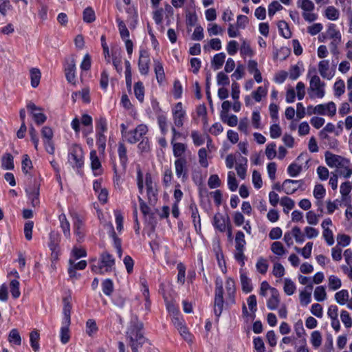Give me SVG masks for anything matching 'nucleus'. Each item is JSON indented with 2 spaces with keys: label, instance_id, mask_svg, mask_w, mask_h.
<instances>
[{
  "label": "nucleus",
  "instance_id": "f257e3e1",
  "mask_svg": "<svg viewBox=\"0 0 352 352\" xmlns=\"http://www.w3.org/2000/svg\"><path fill=\"white\" fill-rule=\"evenodd\" d=\"M126 338L129 340L132 352H138V348L141 347L146 340L144 336L143 323L138 320L136 316H133L131 319L126 332Z\"/></svg>",
  "mask_w": 352,
  "mask_h": 352
},
{
  "label": "nucleus",
  "instance_id": "f03ea898",
  "mask_svg": "<svg viewBox=\"0 0 352 352\" xmlns=\"http://www.w3.org/2000/svg\"><path fill=\"white\" fill-rule=\"evenodd\" d=\"M115 265V259L107 252H102L97 262L91 266V271L95 274H104L113 270Z\"/></svg>",
  "mask_w": 352,
  "mask_h": 352
},
{
  "label": "nucleus",
  "instance_id": "7ed1b4c3",
  "mask_svg": "<svg viewBox=\"0 0 352 352\" xmlns=\"http://www.w3.org/2000/svg\"><path fill=\"white\" fill-rule=\"evenodd\" d=\"M68 162L74 168L79 170L84 165V153L82 148L78 145L72 146L68 153Z\"/></svg>",
  "mask_w": 352,
  "mask_h": 352
},
{
  "label": "nucleus",
  "instance_id": "20e7f679",
  "mask_svg": "<svg viewBox=\"0 0 352 352\" xmlns=\"http://www.w3.org/2000/svg\"><path fill=\"white\" fill-rule=\"evenodd\" d=\"M297 6L302 10V16L306 21L313 22L317 19V14L312 13L314 3L311 0H298Z\"/></svg>",
  "mask_w": 352,
  "mask_h": 352
},
{
  "label": "nucleus",
  "instance_id": "39448f33",
  "mask_svg": "<svg viewBox=\"0 0 352 352\" xmlns=\"http://www.w3.org/2000/svg\"><path fill=\"white\" fill-rule=\"evenodd\" d=\"M72 217L73 218V227L74 234L77 236V241L78 242H81L85 235V226L84 219L77 213L72 214Z\"/></svg>",
  "mask_w": 352,
  "mask_h": 352
},
{
  "label": "nucleus",
  "instance_id": "423d86ee",
  "mask_svg": "<svg viewBox=\"0 0 352 352\" xmlns=\"http://www.w3.org/2000/svg\"><path fill=\"white\" fill-rule=\"evenodd\" d=\"M148 132L146 125L141 124L132 131H129L126 135V139L130 144H135L140 141L141 138L144 137Z\"/></svg>",
  "mask_w": 352,
  "mask_h": 352
},
{
  "label": "nucleus",
  "instance_id": "0eeeda50",
  "mask_svg": "<svg viewBox=\"0 0 352 352\" xmlns=\"http://www.w3.org/2000/svg\"><path fill=\"white\" fill-rule=\"evenodd\" d=\"M188 162L186 158L176 159L174 164L175 168V173L178 178H182L183 182L187 180L188 177Z\"/></svg>",
  "mask_w": 352,
  "mask_h": 352
},
{
  "label": "nucleus",
  "instance_id": "6e6552de",
  "mask_svg": "<svg viewBox=\"0 0 352 352\" xmlns=\"http://www.w3.org/2000/svg\"><path fill=\"white\" fill-rule=\"evenodd\" d=\"M309 85V89L315 92L317 98H322L324 97L325 94L324 87L325 84L320 80L319 76L317 75L312 76Z\"/></svg>",
  "mask_w": 352,
  "mask_h": 352
},
{
  "label": "nucleus",
  "instance_id": "1a4fd4ad",
  "mask_svg": "<svg viewBox=\"0 0 352 352\" xmlns=\"http://www.w3.org/2000/svg\"><path fill=\"white\" fill-rule=\"evenodd\" d=\"M27 109L38 125H41L46 121L47 116L41 112H37L42 111L41 107H37L33 102H30L27 104Z\"/></svg>",
  "mask_w": 352,
  "mask_h": 352
},
{
  "label": "nucleus",
  "instance_id": "9d476101",
  "mask_svg": "<svg viewBox=\"0 0 352 352\" xmlns=\"http://www.w3.org/2000/svg\"><path fill=\"white\" fill-rule=\"evenodd\" d=\"M150 58L149 54L146 50L140 51L138 60V69L141 74L146 75L149 72Z\"/></svg>",
  "mask_w": 352,
  "mask_h": 352
},
{
  "label": "nucleus",
  "instance_id": "9b49d317",
  "mask_svg": "<svg viewBox=\"0 0 352 352\" xmlns=\"http://www.w3.org/2000/svg\"><path fill=\"white\" fill-rule=\"evenodd\" d=\"M76 63L74 58L66 60L65 65V77L67 80L72 85H75L76 82Z\"/></svg>",
  "mask_w": 352,
  "mask_h": 352
},
{
  "label": "nucleus",
  "instance_id": "f8f14e48",
  "mask_svg": "<svg viewBox=\"0 0 352 352\" xmlns=\"http://www.w3.org/2000/svg\"><path fill=\"white\" fill-rule=\"evenodd\" d=\"M304 184L305 182L302 179L294 180L287 179L284 181L285 192L287 195H292L297 191L298 189L304 190L305 188L302 187Z\"/></svg>",
  "mask_w": 352,
  "mask_h": 352
},
{
  "label": "nucleus",
  "instance_id": "ddd939ff",
  "mask_svg": "<svg viewBox=\"0 0 352 352\" xmlns=\"http://www.w3.org/2000/svg\"><path fill=\"white\" fill-rule=\"evenodd\" d=\"M25 192L30 200L31 204L33 207L38 206L39 201V186L34 184L33 186H29L25 189Z\"/></svg>",
  "mask_w": 352,
  "mask_h": 352
},
{
  "label": "nucleus",
  "instance_id": "4468645a",
  "mask_svg": "<svg viewBox=\"0 0 352 352\" xmlns=\"http://www.w3.org/2000/svg\"><path fill=\"white\" fill-rule=\"evenodd\" d=\"M189 210L191 214V218L195 229L197 233L201 231V218L197 206L195 202L190 203Z\"/></svg>",
  "mask_w": 352,
  "mask_h": 352
},
{
  "label": "nucleus",
  "instance_id": "2eb2a0df",
  "mask_svg": "<svg viewBox=\"0 0 352 352\" xmlns=\"http://www.w3.org/2000/svg\"><path fill=\"white\" fill-rule=\"evenodd\" d=\"M230 221L229 217H224L221 213L215 214L213 218V226L219 231L223 232L226 230V224Z\"/></svg>",
  "mask_w": 352,
  "mask_h": 352
},
{
  "label": "nucleus",
  "instance_id": "dca6fc26",
  "mask_svg": "<svg viewBox=\"0 0 352 352\" xmlns=\"http://www.w3.org/2000/svg\"><path fill=\"white\" fill-rule=\"evenodd\" d=\"M325 161L329 166L335 167L341 166L342 162L345 161V159L340 155L327 151L325 153Z\"/></svg>",
  "mask_w": 352,
  "mask_h": 352
},
{
  "label": "nucleus",
  "instance_id": "f3484780",
  "mask_svg": "<svg viewBox=\"0 0 352 352\" xmlns=\"http://www.w3.org/2000/svg\"><path fill=\"white\" fill-rule=\"evenodd\" d=\"M318 71L321 76L328 80L331 79L334 73L329 71V61L328 60H323L318 63Z\"/></svg>",
  "mask_w": 352,
  "mask_h": 352
},
{
  "label": "nucleus",
  "instance_id": "a211bd4d",
  "mask_svg": "<svg viewBox=\"0 0 352 352\" xmlns=\"http://www.w3.org/2000/svg\"><path fill=\"white\" fill-rule=\"evenodd\" d=\"M224 305L223 294L214 295V314L216 316V320L219 318L223 311Z\"/></svg>",
  "mask_w": 352,
  "mask_h": 352
},
{
  "label": "nucleus",
  "instance_id": "6ab92c4d",
  "mask_svg": "<svg viewBox=\"0 0 352 352\" xmlns=\"http://www.w3.org/2000/svg\"><path fill=\"white\" fill-rule=\"evenodd\" d=\"M118 153L120 162L122 168V172L125 173L128 164V157L126 155V148L123 143H119Z\"/></svg>",
  "mask_w": 352,
  "mask_h": 352
},
{
  "label": "nucleus",
  "instance_id": "aec40b11",
  "mask_svg": "<svg viewBox=\"0 0 352 352\" xmlns=\"http://www.w3.org/2000/svg\"><path fill=\"white\" fill-rule=\"evenodd\" d=\"M60 241V235L58 232L52 231L50 233V242L49 248L54 253L56 252V250H59V243Z\"/></svg>",
  "mask_w": 352,
  "mask_h": 352
},
{
  "label": "nucleus",
  "instance_id": "412c9836",
  "mask_svg": "<svg viewBox=\"0 0 352 352\" xmlns=\"http://www.w3.org/2000/svg\"><path fill=\"white\" fill-rule=\"evenodd\" d=\"M240 280L241 283L242 290L248 294L252 291L253 287L251 280L248 277L245 272L242 269L240 270Z\"/></svg>",
  "mask_w": 352,
  "mask_h": 352
},
{
  "label": "nucleus",
  "instance_id": "4be33fe9",
  "mask_svg": "<svg viewBox=\"0 0 352 352\" xmlns=\"http://www.w3.org/2000/svg\"><path fill=\"white\" fill-rule=\"evenodd\" d=\"M271 297L269 298L267 302V308L270 310H275L280 302L279 294L276 288L272 287L271 289Z\"/></svg>",
  "mask_w": 352,
  "mask_h": 352
},
{
  "label": "nucleus",
  "instance_id": "5701e85b",
  "mask_svg": "<svg viewBox=\"0 0 352 352\" xmlns=\"http://www.w3.org/2000/svg\"><path fill=\"white\" fill-rule=\"evenodd\" d=\"M305 291H302L300 293V301L302 306H307L311 302V292L313 289L312 283L307 285L305 287Z\"/></svg>",
  "mask_w": 352,
  "mask_h": 352
},
{
  "label": "nucleus",
  "instance_id": "b1692460",
  "mask_svg": "<svg viewBox=\"0 0 352 352\" xmlns=\"http://www.w3.org/2000/svg\"><path fill=\"white\" fill-rule=\"evenodd\" d=\"M58 220L60 221V227L62 229L64 236L67 239H70L71 232H70V223L67 220L66 215L65 214H61L58 216Z\"/></svg>",
  "mask_w": 352,
  "mask_h": 352
},
{
  "label": "nucleus",
  "instance_id": "393cba45",
  "mask_svg": "<svg viewBox=\"0 0 352 352\" xmlns=\"http://www.w3.org/2000/svg\"><path fill=\"white\" fill-rule=\"evenodd\" d=\"M63 324H66L67 325H70L71 323V310L72 305L70 304L69 300L67 298L63 299Z\"/></svg>",
  "mask_w": 352,
  "mask_h": 352
},
{
  "label": "nucleus",
  "instance_id": "a878e982",
  "mask_svg": "<svg viewBox=\"0 0 352 352\" xmlns=\"http://www.w3.org/2000/svg\"><path fill=\"white\" fill-rule=\"evenodd\" d=\"M171 145L173 146V153L174 157L177 159L185 158L183 155L187 149L186 144L181 142H174L173 144H171Z\"/></svg>",
  "mask_w": 352,
  "mask_h": 352
},
{
  "label": "nucleus",
  "instance_id": "bb28decb",
  "mask_svg": "<svg viewBox=\"0 0 352 352\" xmlns=\"http://www.w3.org/2000/svg\"><path fill=\"white\" fill-rule=\"evenodd\" d=\"M154 71L157 82L162 83L165 78V74L162 63L158 60H154Z\"/></svg>",
  "mask_w": 352,
  "mask_h": 352
},
{
  "label": "nucleus",
  "instance_id": "cd10ccee",
  "mask_svg": "<svg viewBox=\"0 0 352 352\" xmlns=\"http://www.w3.org/2000/svg\"><path fill=\"white\" fill-rule=\"evenodd\" d=\"M328 36L334 41L333 44L340 43L341 42V34L336 30L335 24H330L327 30Z\"/></svg>",
  "mask_w": 352,
  "mask_h": 352
},
{
  "label": "nucleus",
  "instance_id": "c85d7f7f",
  "mask_svg": "<svg viewBox=\"0 0 352 352\" xmlns=\"http://www.w3.org/2000/svg\"><path fill=\"white\" fill-rule=\"evenodd\" d=\"M1 167L5 170H12L14 167L12 155L6 153L2 156Z\"/></svg>",
  "mask_w": 352,
  "mask_h": 352
},
{
  "label": "nucleus",
  "instance_id": "c756f323",
  "mask_svg": "<svg viewBox=\"0 0 352 352\" xmlns=\"http://www.w3.org/2000/svg\"><path fill=\"white\" fill-rule=\"evenodd\" d=\"M226 54L223 52L217 54L212 60V67L214 70L219 69L225 62Z\"/></svg>",
  "mask_w": 352,
  "mask_h": 352
},
{
  "label": "nucleus",
  "instance_id": "7c9ffc66",
  "mask_svg": "<svg viewBox=\"0 0 352 352\" xmlns=\"http://www.w3.org/2000/svg\"><path fill=\"white\" fill-rule=\"evenodd\" d=\"M40 338L39 333L37 330H33L30 334V341L32 349L37 352L39 350L38 340Z\"/></svg>",
  "mask_w": 352,
  "mask_h": 352
},
{
  "label": "nucleus",
  "instance_id": "2f4dec72",
  "mask_svg": "<svg viewBox=\"0 0 352 352\" xmlns=\"http://www.w3.org/2000/svg\"><path fill=\"white\" fill-rule=\"evenodd\" d=\"M134 94L136 98L140 102H142L144 98V87L143 83L140 81H138L134 85Z\"/></svg>",
  "mask_w": 352,
  "mask_h": 352
},
{
  "label": "nucleus",
  "instance_id": "473e14b6",
  "mask_svg": "<svg viewBox=\"0 0 352 352\" xmlns=\"http://www.w3.org/2000/svg\"><path fill=\"white\" fill-rule=\"evenodd\" d=\"M349 294L346 289H342L335 294L336 301L341 305H344L346 302L349 301Z\"/></svg>",
  "mask_w": 352,
  "mask_h": 352
},
{
  "label": "nucleus",
  "instance_id": "72a5a7b5",
  "mask_svg": "<svg viewBox=\"0 0 352 352\" xmlns=\"http://www.w3.org/2000/svg\"><path fill=\"white\" fill-rule=\"evenodd\" d=\"M41 74L38 69L32 68L30 69L31 85L35 88L38 87L40 82Z\"/></svg>",
  "mask_w": 352,
  "mask_h": 352
},
{
  "label": "nucleus",
  "instance_id": "f704fd0d",
  "mask_svg": "<svg viewBox=\"0 0 352 352\" xmlns=\"http://www.w3.org/2000/svg\"><path fill=\"white\" fill-rule=\"evenodd\" d=\"M278 28L280 34L285 38H289L292 36V32L289 28L288 24L284 21H280L278 23Z\"/></svg>",
  "mask_w": 352,
  "mask_h": 352
},
{
  "label": "nucleus",
  "instance_id": "c9c22d12",
  "mask_svg": "<svg viewBox=\"0 0 352 352\" xmlns=\"http://www.w3.org/2000/svg\"><path fill=\"white\" fill-rule=\"evenodd\" d=\"M102 289L106 296H110L113 292V283L112 280L110 278L104 280L102 283Z\"/></svg>",
  "mask_w": 352,
  "mask_h": 352
},
{
  "label": "nucleus",
  "instance_id": "e433bc0d",
  "mask_svg": "<svg viewBox=\"0 0 352 352\" xmlns=\"http://www.w3.org/2000/svg\"><path fill=\"white\" fill-rule=\"evenodd\" d=\"M83 21L85 23H90L96 20L95 12L91 7L86 8L83 11Z\"/></svg>",
  "mask_w": 352,
  "mask_h": 352
},
{
  "label": "nucleus",
  "instance_id": "4c0bfd02",
  "mask_svg": "<svg viewBox=\"0 0 352 352\" xmlns=\"http://www.w3.org/2000/svg\"><path fill=\"white\" fill-rule=\"evenodd\" d=\"M148 202L151 205H155L157 201V190L155 187L146 188Z\"/></svg>",
  "mask_w": 352,
  "mask_h": 352
},
{
  "label": "nucleus",
  "instance_id": "58836bf2",
  "mask_svg": "<svg viewBox=\"0 0 352 352\" xmlns=\"http://www.w3.org/2000/svg\"><path fill=\"white\" fill-rule=\"evenodd\" d=\"M125 78H126V85L128 89H131L132 85V74L131 63L129 60H125Z\"/></svg>",
  "mask_w": 352,
  "mask_h": 352
},
{
  "label": "nucleus",
  "instance_id": "ea45409f",
  "mask_svg": "<svg viewBox=\"0 0 352 352\" xmlns=\"http://www.w3.org/2000/svg\"><path fill=\"white\" fill-rule=\"evenodd\" d=\"M269 264L267 263V259L263 257H259L258 258L257 263L256 264V267L257 271L262 274H265L268 270Z\"/></svg>",
  "mask_w": 352,
  "mask_h": 352
},
{
  "label": "nucleus",
  "instance_id": "a19ab883",
  "mask_svg": "<svg viewBox=\"0 0 352 352\" xmlns=\"http://www.w3.org/2000/svg\"><path fill=\"white\" fill-rule=\"evenodd\" d=\"M8 340L10 343L14 344L16 345H21V338L16 329H13L10 331L8 335Z\"/></svg>",
  "mask_w": 352,
  "mask_h": 352
},
{
  "label": "nucleus",
  "instance_id": "79ce46f5",
  "mask_svg": "<svg viewBox=\"0 0 352 352\" xmlns=\"http://www.w3.org/2000/svg\"><path fill=\"white\" fill-rule=\"evenodd\" d=\"M246 241L245 240V235L242 231H238L235 236V248L244 249Z\"/></svg>",
  "mask_w": 352,
  "mask_h": 352
},
{
  "label": "nucleus",
  "instance_id": "37998d69",
  "mask_svg": "<svg viewBox=\"0 0 352 352\" xmlns=\"http://www.w3.org/2000/svg\"><path fill=\"white\" fill-rule=\"evenodd\" d=\"M90 160H91V166L93 170L96 171L101 167V163L99 160V158L97 155V152L95 150H92L90 152Z\"/></svg>",
  "mask_w": 352,
  "mask_h": 352
},
{
  "label": "nucleus",
  "instance_id": "c03bdc74",
  "mask_svg": "<svg viewBox=\"0 0 352 352\" xmlns=\"http://www.w3.org/2000/svg\"><path fill=\"white\" fill-rule=\"evenodd\" d=\"M340 13L334 6H328L325 10V16L331 21L337 20Z\"/></svg>",
  "mask_w": 352,
  "mask_h": 352
},
{
  "label": "nucleus",
  "instance_id": "a18cd8bd",
  "mask_svg": "<svg viewBox=\"0 0 352 352\" xmlns=\"http://www.w3.org/2000/svg\"><path fill=\"white\" fill-rule=\"evenodd\" d=\"M314 298L318 302L324 301L327 298L325 288L323 286H318L314 290Z\"/></svg>",
  "mask_w": 352,
  "mask_h": 352
},
{
  "label": "nucleus",
  "instance_id": "49530a36",
  "mask_svg": "<svg viewBox=\"0 0 352 352\" xmlns=\"http://www.w3.org/2000/svg\"><path fill=\"white\" fill-rule=\"evenodd\" d=\"M19 285V282L16 279H14L10 281V293L14 298H18L21 295Z\"/></svg>",
  "mask_w": 352,
  "mask_h": 352
},
{
  "label": "nucleus",
  "instance_id": "de8ad7c7",
  "mask_svg": "<svg viewBox=\"0 0 352 352\" xmlns=\"http://www.w3.org/2000/svg\"><path fill=\"white\" fill-rule=\"evenodd\" d=\"M221 118L223 122L227 123L230 126H235L237 125L238 118L235 115L228 116V114L223 115L221 113Z\"/></svg>",
  "mask_w": 352,
  "mask_h": 352
},
{
  "label": "nucleus",
  "instance_id": "09e8293b",
  "mask_svg": "<svg viewBox=\"0 0 352 352\" xmlns=\"http://www.w3.org/2000/svg\"><path fill=\"white\" fill-rule=\"evenodd\" d=\"M228 185L229 189L232 192L236 190L238 188V183L233 171H229L228 173Z\"/></svg>",
  "mask_w": 352,
  "mask_h": 352
},
{
  "label": "nucleus",
  "instance_id": "8fccbe9b",
  "mask_svg": "<svg viewBox=\"0 0 352 352\" xmlns=\"http://www.w3.org/2000/svg\"><path fill=\"white\" fill-rule=\"evenodd\" d=\"M247 303L248 305L249 309L253 313L252 315H250L251 318L253 320L255 318L254 313L256 312L257 307L256 303V296L252 294L250 295L247 299Z\"/></svg>",
  "mask_w": 352,
  "mask_h": 352
},
{
  "label": "nucleus",
  "instance_id": "3c124183",
  "mask_svg": "<svg viewBox=\"0 0 352 352\" xmlns=\"http://www.w3.org/2000/svg\"><path fill=\"white\" fill-rule=\"evenodd\" d=\"M69 325L63 324V327L60 329V341L63 344H67L70 339L69 334Z\"/></svg>",
  "mask_w": 352,
  "mask_h": 352
},
{
  "label": "nucleus",
  "instance_id": "603ef678",
  "mask_svg": "<svg viewBox=\"0 0 352 352\" xmlns=\"http://www.w3.org/2000/svg\"><path fill=\"white\" fill-rule=\"evenodd\" d=\"M272 252L278 255L283 256L285 253V249L283 244L279 241H275L271 245Z\"/></svg>",
  "mask_w": 352,
  "mask_h": 352
},
{
  "label": "nucleus",
  "instance_id": "864d4df0",
  "mask_svg": "<svg viewBox=\"0 0 352 352\" xmlns=\"http://www.w3.org/2000/svg\"><path fill=\"white\" fill-rule=\"evenodd\" d=\"M334 89V94L337 97H340L344 93L345 91V85L344 80L340 79L338 80L333 86Z\"/></svg>",
  "mask_w": 352,
  "mask_h": 352
},
{
  "label": "nucleus",
  "instance_id": "5fc2aeb1",
  "mask_svg": "<svg viewBox=\"0 0 352 352\" xmlns=\"http://www.w3.org/2000/svg\"><path fill=\"white\" fill-rule=\"evenodd\" d=\"M226 288L229 298H232L235 293V283L232 278H228L226 280Z\"/></svg>",
  "mask_w": 352,
  "mask_h": 352
},
{
  "label": "nucleus",
  "instance_id": "6e6d98bb",
  "mask_svg": "<svg viewBox=\"0 0 352 352\" xmlns=\"http://www.w3.org/2000/svg\"><path fill=\"white\" fill-rule=\"evenodd\" d=\"M302 166L296 163H292L287 168V173L289 176L294 177L298 176L302 171Z\"/></svg>",
  "mask_w": 352,
  "mask_h": 352
},
{
  "label": "nucleus",
  "instance_id": "4d7b16f0",
  "mask_svg": "<svg viewBox=\"0 0 352 352\" xmlns=\"http://www.w3.org/2000/svg\"><path fill=\"white\" fill-rule=\"evenodd\" d=\"M86 332L89 336H93L98 331L96 322L93 319H89L86 322Z\"/></svg>",
  "mask_w": 352,
  "mask_h": 352
},
{
  "label": "nucleus",
  "instance_id": "13d9d810",
  "mask_svg": "<svg viewBox=\"0 0 352 352\" xmlns=\"http://www.w3.org/2000/svg\"><path fill=\"white\" fill-rule=\"evenodd\" d=\"M311 342L314 348H318L322 343V336L318 331H314L311 334Z\"/></svg>",
  "mask_w": 352,
  "mask_h": 352
},
{
  "label": "nucleus",
  "instance_id": "bf43d9fd",
  "mask_svg": "<svg viewBox=\"0 0 352 352\" xmlns=\"http://www.w3.org/2000/svg\"><path fill=\"white\" fill-rule=\"evenodd\" d=\"M199 162L200 165L204 168L208 166V162L207 160V151L205 148H201L198 151Z\"/></svg>",
  "mask_w": 352,
  "mask_h": 352
},
{
  "label": "nucleus",
  "instance_id": "052dcab7",
  "mask_svg": "<svg viewBox=\"0 0 352 352\" xmlns=\"http://www.w3.org/2000/svg\"><path fill=\"white\" fill-rule=\"evenodd\" d=\"M342 285L341 280L339 278L336 276H330L329 278V287L331 290H337Z\"/></svg>",
  "mask_w": 352,
  "mask_h": 352
},
{
  "label": "nucleus",
  "instance_id": "680f3d73",
  "mask_svg": "<svg viewBox=\"0 0 352 352\" xmlns=\"http://www.w3.org/2000/svg\"><path fill=\"white\" fill-rule=\"evenodd\" d=\"M295 291H296V285L294 283V282L292 281L289 278H285V284H284L285 293L288 296H291L295 292Z\"/></svg>",
  "mask_w": 352,
  "mask_h": 352
},
{
  "label": "nucleus",
  "instance_id": "e2e57ef3",
  "mask_svg": "<svg viewBox=\"0 0 352 352\" xmlns=\"http://www.w3.org/2000/svg\"><path fill=\"white\" fill-rule=\"evenodd\" d=\"M107 130V120L104 118L100 117L96 120V131L97 133H102Z\"/></svg>",
  "mask_w": 352,
  "mask_h": 352
},
{
  "label": "nucleus",
  "instance_id": "0e129e2a",
  "mask_svg": "<svg viewBox=\"0 0 352 352\" xmlns=\"http://www.w3.org/2000/svg\"><path fill=\"white\" fill-rule=\"evenodd\" d=\"M326 193V190L322 184H316L314 190V196L316 199H322Z\"/></svg>",
  "mask_w": 352,
  "mask_h": 352
},
{
  "label": "nucleus",
  "instance_id": "69168bd1",
  "mask_svg": "<svg viewBox=\"0 0 352 352\" xmlns=\"http://www.w3.org/2000/svg\"><path fill=\"white\" fill-rule=\"evenodd\" d=\"M292 235L296 241L298 243H302L305 241V235L302 233L299 227L295 226L292 228Z\"/></svg>",
  "mask_w": 352,
  "mask_h": 352
},
{
  "label": "nucleus",
  "instance_id": "338daca9",
  "mask_svg": "<svg viewBox=\"0 0 352 352\" xmlns=\"http://www.w3.org/2000/svg\"><path fill=\"white\" fill-rule=\"evenodd\" d=\"M253 344L256 352H265V344L261 337L254 338L253 340Z\"/></svg>",
  "mask_w": 352,
  "mask_h": 352
},
{
  "label": "nucleus",
  "instance_id": "774afa93",
  "mask_svg": "<svg viewBox=\"0 0 352 352\" xmlns=\"http://www.w3.org/2000/svg\"><path fill=\"white\" fill-rule=\"evenodd\" d=\"M340 318L346 328H349L352 326V318L348 311L342 310L341 311Z\"/></svg>",
  "mask_w": 352,
  "mask_h": 352
}]
</instances>
